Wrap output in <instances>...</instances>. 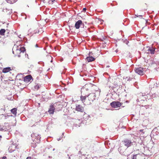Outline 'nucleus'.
<instances>
[{"mask_svg": "<svg viewBox=\"0 0 159 159\" xmlns=\"http://www.w3.org/2000/svg\"><path fill=\"white\" fill-rule=\"evenodd\" d=\"M122 143L124 145L127 147V148L131 146L132 143L131 140L128 139H125L122 141Z\"/></svg>", "mask_w": 159, "mask_h": 159, "instance_id": "nucleus-6", "label": "nucleus"}, {"mask_svg": "<svg viewBox=\"0 0 159 159\" xmlns=\"http://www.w3.org/2000/svg\"><path fill=\"white\" fill-rule=\"evenodd\" d=\"M54 1L55 0H50L48 2L49 3V4H52Z\"/></svg>", "mask_w": 159, "mask_h": 159, "instance_id": "nucleus-28", "label": "nucleus"}, {"mask_svg": "<svg viewBox=\"0 0 159 159\" xmlns=\"http://www.w3.org/2000/svg\"><path fill=\"white\" fill-rule=\"evenodd\" d=\"M55 109V107L54 104H51L48 110V112L50 114H53Z\"/></svg>", "mask_w": 159, "mask_h": 159, "instance_id": "nucleus-14", "label": "nucleus"}, {"mask_svg": "<svg viewBox=\"0 0 159 159\" xmlns=\"http://www.w3.org/2000/svg\"><path fill=\"white\" fill-rule=\"evenodd\" d=\"M11 128V125L8 123H5L2 125L3 131H8Z\"/></svg>", "mask_w": 159, "mask_h": 159, "instance_id": "nucleus-7", "label": "nucleus"}, {"mask_svg": "<svg viewBox=\"0 0 159 159\" xmlns=\"http://www.w3.org/2000/svg\"><path fill=\"white\" fill-rule=\"evenodd\" d=\"M86 8H84L83 9V11H86Z\"/></svg>", "mask_w": 159, "mask_h": 159, "instance_id": "nucleus-37", "label": "nucleus"}, {"mask_svg": "<svg viewBox=\"0 0 159 159\" xmlns=\"http://www.w3.org/2000/svg\"><path fill=\"white\" fill-rule=\"evenodd\" d=\"M32 138H34L33 140V143H31V146L35 148L37 146V144L39 143L40 141L41 137L40 135L36 133H33L31 135Z\"/></svg>", "mask_w": 159, "mask_h": 159, "instance_id": "nucleus-1", "label": "nucleus"}, {"mask_svg": "<svg viewBox=\"0 0 159 159\" xmlns=\"http://www.w3.org/2000/svg\"><path fill=\"white\" fill-rule=\"evenodd\" d=\"M2 11L7 15L11 14L12 12L11 9L9 7L3 8L2 10Z\"/></svg>", "mask_w": 159, "mask_h": 159, "instance_id": "nucleus-13", "label": "nucleus"}, {"mask_svg": "<svg viewBox=\"0 0 159 159\" xmlns=\"http://www.w3.org/2000/svg\"><path fill=\"white\" fill-rule=\"evenodd\" d=\"M5 31L6 30L4 29H1L0 30V34L1 35H4Z\"/></svg>", "mask_w": 159, "mask_h": 159, "instance_id": "nucleus-24", "label": "nucleus"}, {"mask_svg": "<svg viewBox=\"0 0 159 159\" xmlns=\"http://www.w3.org/2000/svg\"><path fill=\"white\" fill-rule=\"evenodd\" d=\"M87 85H89L93 87L92 89H93V93L96 94L97 95V96H99L101 90L96 85L90 83L88 84Z\"/></svg>", "mask_w": 159, "mask_h": 159, "instance_id": "nucleus-3", "label": "nucleus"}, {"mask_svg": "<svg viewBox=\"0 0 159 159\" xmlns=\"http://www.w3.org/2000/svg\"><path fill=\"white\" fill-rule=\"evenodd\" d=\"M87 97H88V101L86 102V103L87 105H89L91 104L94 100L96 99V97H98L97 95L93 93H90L89 95H87Z\"/></svg>", "mask_w": 159, "mask_h": 159, "instance_id": "nucleus-2", "label": "nucleus"}, {"mask_svg": "<svg viewBox=\"0 0 159 159\" xmlns=\"http://www.w3.org/2000/svg\"><path fill=\"white\" fill-rule=\"evenodd\" d=\"M82 24V21L80 20H79L76 22L75 26L76 29H78Z\"/></svg>", "mask_w": 159, "mask_h": 159, "instance_id": "nucleus-16", "label": "nucleus"}, {"mask_svg": "<svg viewBox=\"0 0 159 159\" xmlns=\"http://www.w3.org/2000/svg\"><path fill=\"white\" fill-rule=\"evenodd\" d=\"M143 130V129H141L139 130L140 132H142Z\"/></svg>", "mask_w": 159, "mask_h": 159, "instance_id": "nucleus-39", "label": "nucleus"}, {"mask_svg": "<svg viewBox=\"0 0 159 159\" xmlns=\"http://www.w3.org/2000/svg\"><path fill=\"white\" fill-rule=\"evenodd\" d=\"M31 159V158L30 157H28L26 158V159Z\"/></svg>", "mask_w": 159, "mask_h": 159, "instance_id": "nucleus-38", "label": "nucleus"}, {"mask_svg": "<svg viewBox=\"0 0 159 159\" xmlns=\"http://www.w3.org/2000/svg\"><path fill=\"white\" fill-rule=\"evenodd\" d=\"M36 47H38V45H37V44H36Z\"/></svg>", "mask_w": 159, "mask_h": 159, "instance_id": "nucleus-40", "label": "nucleus"}, {"mask_svg": "<svg viewBox=\"0 0 159 159\" xmlns=\"http://www.w3.org/2000/svg\"><path fill=\"white\" fill-rule=\"evenodd\" d=\"M41 87V84H40L35 82L33 87V90L34 91H37Z\"/></svg>", "mask_w": 159, "mask_h": 159, "instance_id": "nucleus-15", "label": "nucleus"}, {"mask_svg": "<svg viewBox=\"0 0 159 159\" xmlns=\"http://www.w3.org/2000/svg\"><path fill=\"white\" fill-rule=\"evenodd\" d=\"M125 150V148H124V146H120V147L118 148V151L120 152V154L122 155L126 156L125 154L124 153Z\"/></svg>", "mask_w": 159, "mask_h": 159, "instance_id": "nucleus-12", "label": "nucleus"}, {"mask_svg": "<svg viewBox=\"0 0 159 159\" xmlns=\"http://www.w3.org/2000/svg\"><path fill=\"white\" fill-rule=\"evenodd\" d=\"M55 148H53V150L54 151L55 150Z\"/></svg>", "mask_w": 159, "mask_h": 159, "instance_id": "nucleus-43", "label": "nucleus"}, {"mask_svg": "<svg viewBox=\"0 0 159 159\" xmlns=\"http://www.w3.org/2000/svg\"><path fill=\"white\" fill-rule=\"evenodd\" d=\"M79 153H80V151H79Z\"/></svg>", "mask_w": 159, "mask_h": 159, "instance_id": "nucleus-46", "label": "nucleus"}, {"mask_svg": "<svg viewBox=\"0 0 159 159\" xmlns=\"http://www.w3.org/2000/svg\"><path fill=\"white\" fill-rule=\"evenodd\" d=\"M64 133H63L62 134V136H64Z\"/></svg>", "mask_w": 159, "mask_h": 159, "instance_id": "nucleus-41", "label": "nucleus"}, {"mask_svg": "<svg viewBox=\"0 0 159 159\" xmlns=\"http://www.w3.org/2000/svg\"><path fill=\"white\" fill-rule=\"evenodd\" d=\"M3 6V5L2 4H0V8H2Z\"/></svg>", "mask_w": 159, "mask_h": 159, "instance_id": "nucleus-34", "label": "nucleus"}, {"mask_svg": "<svg viewBox=\"0 0 159 159\" xmlns=\"http://www.w3.org/2000/svg\"><path fill=\"white\" fill-rule=\"evenodd\" d=\"M12 52L15 55L19 56L20 54V50L19 49V47H17L16 48H13L12 49Z\"/></svg>", "mask_w": 159, "mask_h": 159, "instance_id": "nucleus-9", "label": "nucleus"}, {"mask_svg": "<svg viewBox=\"0 0 159 159\" xmlns=\"http://www.w3.org/2000/svg\"><path fill=\"white\" fill-rule=\"evenodd\" d=\"M75 110L78 111L83 112L84 111V107L81 105L76 104Z\"/></svg>", "mask_w": 159, "mask_h": 159, "instance_id": "nucleus-11", "label": "nucleus"}, {"mask_svg": "<svg viewBox=\"0 0 159 159\" xmlns=\"http://www.w3.org/2000/svg\"><path fill=\"white\" fill-rule=\"evenodd\" d=\"M146 96L145 93L143 94L142 93H140L138 96V98L136 100V101L138 102H140V103H143V101L146 99V98L144 96Z\"/></svg>", "mask_w": 159, "mask_h": 159, "instance_id": "nucleus-5", "label": "nucleus"}, {"mask_svg": "<svg viewBox=\"0 0 159 159\" xmlns=\"http://www.w3.org/2000/svg\"><path fill=\"white\" fill-rule=\"evenodd\" d=\"M79 153H80V151H79Z\"/></svg>", "mask_w": 159, "mask_h": 159, "instance_id": "nucleus-45", "label": "nucleus"}, {"mask_svg": "<svg viewBox=\"0 0 159 159\" xmlns=\"http://www.w3.org/2000/svg\"><path fill=\"white\" fill-rule=\"evenodd\" d=\"M39 31L38 30H36V31H34V34L39 33Z\"/></svg>", "mask_w": 159, "mask_h": 159, "instance_id": "nucleus-32", "label": "nucleus"}, {"mask_svg": "<svg viewBox=\"0 0 159 159\" xmlns=\"http://www.w3.org/2000/svg\"><path fill=\"white\" fill-rule=\"evenodd\" d=\"M17 109L16 108H14L11 109V111L12 113L14 116H16L17 114Z\"/></svg>", "mask_w": 159, "mask_h": 159, "instance_id": "nucleus-20", "label": "nucleus"}, {"mask_svg": "<svg viewBox=\"0 0 159 159\" xmlns=\"http://www.w3.org/2000/svg\"><path fill=\"white\" fill-rule=\"evenodd\" d=\"M156 84L157 86L158 87L159 86V80H157V81L156 82Z\"/></svg>", "mask_w": 159, "mask_h": 159, "instance_id": "nucleus-30", "label": "nucleus"}, {"mask_svg": "<svg viewBox=\"0 0 159 159\" xmlns=\"http://www.w3.org/2000/svg\"><path fill=\"white\" fill-rule=\"evenodd\" d=\"M0 138H2V136H1V135H0Z\"/></svg>", "mask_w": 159, "mask_h": 159, "instance_id": "nucleus-42", "label": "nucleus"}, {"mask_svg": "<svg viewBox=\"0 0 159 159\" xmlns=\"http://www.w3.org/2000/svg\"><path fill=\"white\" fill-rule=\"evenodd\" d=\"M135 16L137 17H139L140 18H143V16L142 15H135Z\"/></svg>", "mask_w": 159, "mask_h": 159, "instance_id": "nucleus-29", "label": "nucleus"}, {"mask_svg": "<svg viewBox=\"0 0 159 159\" xmlns=\"http://www.w3.org/2000/svg\"><path fill=\"white\" fill-rule=\"evenodd\" d=\"M11 70H12L10 67H7L4 68L2 70V72L3 73H7Z\"/></svg>", "mask_w": 159, "mask_h": 159, "instance_id": "nucleus-18", "label": "nucleus"}, {"mask_svg": "<svg viewBox=\"0 0 159 159\" xmlns=\"http://www.w3.org/2000/svg\"><path fill=\"white\" fill-rule=\"evenodd\" d=\"M149 52L152 54H153L154 53L155 49L153 48H150L148 49Z\"/></svg>", "mask_w": 159, "mask_h": 159, "instance_id": "nucleus-22", "label": "nucleus"}, {"mask_svg": "<svg viewBox=\"0 0 159 159\" xmlns=\"http://www.w3.org/2000/svg\"><path fill=\"white\" fill-rule=\"evenodd\" d=\"M86 59L88 62H90L94 61L95 59L92 56H89L86 57Z\"/></svg>", "mask_w": 159, "mask_h": 159, "instance_id": "nucleus-19", "label": "nucleus"}, {"mask_svg": "<svg viewBox=\"0 0 159 159\" xmlns=\"http://www.w3.org/2000/svg\"><path fill=\"white\" fill-rule=\"evenodd\" d=\"M12 116V115H5V118L6 119L8 118L9 117V116Z\"/></svg>", "mask_w": 159, "mask_h": 159, "instance_id": "nucleus-27", "label": "nucleus"}, {"mask_svg": "<svg viewBox=\"0 0 159 159\" xmlns=\"http://www.w3.org/2000/svg\"><path fill=\"white\" fill-rule=\"evenodd\" d=\"M117 85V86H118V85H117V84H116L115 85Z\"/></svg>", "mask_w": 159, "mask_h": 159, "instance_id": "nucleus-44", "label": "nucleus"}, {"mask_svg": "<svg viewBox=\"0 0 159 159\" xmlns=\"http://www.w3.org/2000/svg\"><path fill=\"white\" fill-rule=\"evenodd\" d=\"M7 2L11 4H13L16 2L17 0H6Z\"/></svg>", "mask_w": 159, "mask_h": 159, "instance_id": "nucleus-23", "label": "nucleus"}, {"mask_svg": "<svg viewBox=\"0 0 159 159\" xmlns=\"http://www.w3.org/2000/svg\"><path fill=\"white\" fill-rule=\"evenodd\" d=\"M7 157L5 156L3 157L1 159H6Z\"/></svg>", "mask_w": 159, "mask_h": 159, "instance_id": "nucleus-36", "label": "nucleus"}, {"mask_svg": "<svg viewBox=\"0 0 159 159\" xmlns=\"http://www.w3.org/2000/svg\"><path fill=\"white\" fill-rule=\"evenodd\" d=\"M23 78L24 80H31L33 79V78L31 75H28L24 77L23 75L22 74H18L16 77V80H21Z\"/></svg>", "mask_w": 159, "mask_h": 159, "instance_id": "nucleus-4", "label": "nucleus"}, {"mask_svg": "<svg viewBox=\"0 0 159 159\" xmlns=\"http://www.w3.org/2000/svg\"><path fill=\"white\" fill-rule=\"evenodd\" d=\"M0 131H3L2 125H0Z\"/></svg>", "mask_w": 159, "mask_h": 159, "instance_id": "nucleus-31", "label": "nucleus"}, {"mask_svg": "<svg viewBox=\"0 0 159 159\" xmlns=\"http://www.w3.org/2000/svg\"><path fill=\"white\" fill-rule=\"evenodd\" d=\"M143 156L140 154L134 155L133 156L132 159H141Z\"/></svg>", "mask_w": 159, "mask_h": 159, "instance_id": "nucleus-17", "label": "nucleus"}, {"mask_svg": "<svg viewBox=\"0 0 159 159\" xmlns=\"http://www.w3.org/2000/svg\"><path fill=\"white\" fill-rule=\"evenodd\" d=\"M110 105L112 107L116 108L121 106V104L119 101H114L111 103Z\"/></svg>", "mask_w": 159, "mask_h": 159, "instance_id": "nucleus-8", "label": "nucleus"}, {"mask_svg": "<svg viewBox=\"0 0 159 159\" xmlns=\"http://www.w3.org/2000/svg\"><path fill=\"white\" fill-rule=\"evenodd\" d=\"M87 95H86L85 96H81L80 97L81 100L82 102L83 103H84V104H86V102L85 103L84 102H85L86 98L88 97H87Z\"/></svg>", "mask_w": 159, "mask_h": 159, "instance_id": "nucleus-21", "label": "nucleus"}, {"mask_svg": "<svg viewBox=\"0 0 159 159\" xmlns=\"http://www.w3.org/2000/svg\"><path fill=\"white\" fill-rule=\"evenodd\" d=\"M19 49L20 50V53L21 52H24L25 51V48L24 47H19Z\"/></svg>", "mask_w": 159, "mask_h": 159, "instance_id": "nucleus-25", "label": "nucleus"}, {"mask_svg": "<svg viewBox=\"0 0 159 159\" xmlns=\"http://www.w3.org/2000/svg\"><path fill=\"white\" fill-rule=\"evenodd\" d=\"M143 69L141 67L136 68L135 71L136 73L140 75H143L144 74Z\"/></svg>", "mask_w": 159, "mask_h": 159, "instance_id": "nucleus-10", "label": "nucleus"}, {"mask_svg": "<svg viewBox=\"0 0 159 159\" xmlns=\"http://www.w3.org/2000/svg\"><path fill=\"white\" fill-rule=\"evenodd\" d=\"M61 138H62V137H60L58 139H57V140L58 141H59L61 140Z\"/></svg>", "mask_w": 159, "mask_h": 159, "instance_id": "nucleus-35", "label": "nucleus"}, {"mask_svg": "<svg viewBox=\"0 0 159 159\" xmlns=\"http://www.w3.org/2000/svg\"><path fill=\"white\" fill-rule=\"evenodd\" d=\"M11 146L9 147L8 148V150L10 152H12L14 150V149H12L11 148Z\"/></svg>", "mask_w": 159, "mask_h": 159, "instance_id": "nucleus-26", "label": "nucleus"}, {"mask_svg": "<svg viewBox=\"0 0 159 159\" xmlns=\"http://www.w3.org/2000/svg\"><path fill=\"white\" fill-rule=\"evenodd\" d=\"M30 80H23L24 81L25 83H28L30 81Z\"/></svg>", "mask_w": 159, "mask_h": 159, "instance_id": "nucleus-33", "label": "nucleus"}]
</instances>
